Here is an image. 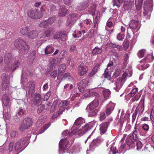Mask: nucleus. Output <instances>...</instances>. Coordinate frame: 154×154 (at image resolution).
Masks as SVG:
<instances>
[{
    "mask_svg": "<svg viewBox=\"0 0 154 154\" xmlns=\"http://www.w3.org/2000/svg\"><path fill=\"white\" fill-rule=\"evenodd\" d=\"M44 123V122L42 120L41 118H39L36 124V126L38 127H39L40 126H42Z\"/></svg>",
    "mask_w": 154,
    "mask_h": 154,
    "instance_id": "55",
    "label": "nucleus"
},
{
    "mask_svg": "<svg viewBox=\"0 0 154 154\" xmlns=\"http://www.w3.org/2000/svg\"><path fill=\"white\" fill-rule=\"evenodd\" d=\"M100 142V140L99 138H97L93 140L89 146L88 149L86 152L87 154H88L89 151H93L96 147L99 146Z\"/></svg>",
    "mask_w": 154,
    "mask_h": 154,
    "instance_id": "11",
    "label": "nucleus"
},
{
    "mask_svg": "<svg viewBox=\"0 0 154 154\" xmlns=\"http://www.w3.org/2000/svg\"><path fill=\"white\" fill-rule=\"evenodd\" d=\"M142 128L145 131H146L149 130V127L148 125L145 124L142 125Z\"/></svg>",
    "mask_w": 154,
    "mask_h": 154,
    "instance_id": "63",
    "label": "nucleus"
},
{
    "mask_svg": "<svg viewBox=\"0 0 154 154\" xmlns=\"http://www.w3.org/2000/svg\"><path fill=\"white\" fill-rule=\"evenodd\" d=\"M60 32L61 31H60L56 32L54 34L52 38H51V39H56L57 40H59Z\"/></svg>",
    "mask_w": 154,
    "mask_h": 154,
    "instance_id": "47",
    "label": "nucleus"
},
{
    "mask_svg": "<svg viewBox=\"0 0 154 154\" xmlns=\"http://www.w3.org/2000/svg\"><path fill=\"white\" fill-rule=\"evenodd\" d=\"M138 90L137 88H135L133 89L131 91L129 94V95L131 97L134 96Z\"/></svg>",
    "mask_w": 154,
    "mask_h": 154,
    "instance_id": "50",
    "label": "nucleus"
},
{
    "mask_svg": "<svg viewBox=\"0 0 154 154\" xmlns=\"http://www.w3.org/2000/svg\"><path fill=\"white\" fill-rule=\"evenodd\" d=\"M88 6V4L85 2L80 3L77 5L76 9L80 11L85 9Z\"/></svg>",
    "mask_w": 154,
    "mask_h": 154,
    "instance_id": "26",
    "label": "nucleus"
},
{
    "mask_svg": "<svg viewBox=\"0 0 154 154\" xmlns=\"http://www.w3.org/2000/svg\"><path fill=\"white\" fill-rule=\"evenodd\" d=\"M134 2L133 1H126L124 2L123 7L125 10H129L134 6Z\"/></svg>",
    "mask_w": 154,
    "mask_h": 154,
    "instance_id": "19",
    "label": "nucleus"
},
{
    "mask_svg": "<svg viewBox=\"0 0 154 154\" xmlns=\"http://www.w3.org/2000/svg\"><path fill=\"white\" fill-rule=\"evenodd\" d=\"M20 63L19 62H18L17 61H16L14 62L13 65L11 67V71L13 72L20 65Z\"/></svg>",
    "mask_w": 154,
    "mask_h": 154,
    "instance_id": "40",
    "label": "nucleus"
},
{
    "mask_svg": "<svg viewBox=\"0 0 154 154\" xmlns=\"http://www.w3.org/2000/svg\"><path fill=\"white\" fill-rule=\"evenodd\" d=\"M54 50V48L51 45L47 46L44 50L45 54L46 55L50 54L53 53Z\"/></svg>",
    "mask_w": 154,
    "mask_h": 154,
    "instance_id": "23",
    "label": "nucleus"
},
{
    "mask_svg": "<svg viewBox=\"0 0 154 154\" xmlns=\"http://www.w3.org/2000/svg\"><path fill=\"white\" fill-rule=\"evenodd\" d=\"M123 0H113L112 1L113 6H116L119 8L123 3Z\"/></svg>",
    "mask_w": 154,
    "mask_h": 154,
    "instance_id": "37",
    "label": "nucleus"
},
{
    "mask_svg": "<svg viewBox=\"0 0 154 154\" xmlns=\"http://www.w3.org/2000/svg\"><path fill=\"white\" fill-rule=\"evenodd\" d=\"M29 30V28L27 26H24L21 28L20 29V32L23 35H27Z\"/></svg>",
    "mask_w": 154,
    "mask_h": 154,
    "instance_id": "30",
    "label": "nucleus"
},
{
    "mask_svg": "<svg viewBox=\"0 0 154 154\" xmlns=\"http://www.w3.org/2000/svg\"><path fill=\"white\" fill-rule=\"evenodd\" d=\"M104 77L105 78H106L108 80H110L111 79L110 72H107L106 69H105L104 73Z\"/></svg>",
    "mask_w": 154,
    "mask_h": 154,
    "instance_id": "48",
    "label": "nucleus"
},
{
    "mask_svg": "<svg viewBox=\"0 0 154 154\" xmlns=\"http://www.w3.org/2000/svg\"><path fill=\"white\" fill-rule=\"evenodd\" d=\"M139 131L138 126L136 124L134 126L133 131V134L132 136L133 137L134 140H136L137 139V134Z\"/></svg>",
    "mask_w": 154,
    "mask_h": 154,
    "instance_id": "24",
    "label": "nucleus"
},
{
    "mask_svg": "<svg viewBox=\"0 0 154 154\" xmlns=\"http://www.w3.org/2000/svg\"><path fill=\"white\" fill-rule=\"evenodd\" d=\"M103 93L104 99L103 100H102V101H104L109 98L110 97L111 92L108 89H104L103 90Z\"/></svg>",
    "mask_w": 154,
    "mask_h": 154,
    "instance_id": "25",
    "label": "nucleus"
},
{
    "mask_svg": "<svg viewBox=\"0 0 154 154\" xmlns=\"http://www.w3.org/2000/svg\"><path fill=\"white\" fill-rule=\"evenodd\" d=\"M67 12V9L64 6H63L59 11V14L60 17H63L65 16Z\"/></svg>",
    "mask_w": 154,
    "mask_h": 154,
    "instance_id": "31",
    "label": "nucleus"
},
{
    "mask_svg": "<svg viewBox=\"0 0 154 154\" xmlns=\"http://www.w3.org/2000/svg\"><path fill=\"white\" fill-rule=\"evenodd\" d=\"M63 78L67 80H71L72 79V78L70 75L69 73H67L63 75Z\"/></svg>",
    "mask_w": 154,
    "mask_h": 154,
    "instance_id": "61",
    "label": "nucleus"
},
{
    "mask_svg": "<svg viewBox=\"0 0 154 154\" xmlns=\"http://www.w3.org/2000/svg\"><path fill=\"white\" fill-rule=\"evenodd\" d=\"M84 122V119L82 117H79L77 118L74 123V125L72 127L73 130L77 129L78 128L75 126L79 127Z\"/></svg>",
    "mask_w": 154,
    "mask_h": 154,
    "instance_id": "18",
    "label": "nucleus"
},
{
    "mask_svg": "<svg viewBox=\"0 0 154 154\" xmlns=\"http://www.w3.org/2000/svg\"><path fill=\"white\" fill-rule=\"evenodd\" d=\"M144 110V105L143 102H140L138 106L137 107L135 111H137L138 112V111L139 113H142Z\"/></svg>",
    "mask_w": 154,
    "mask_h": 154,
    "instance_id": "29",
    "label": "nucleus"
},
{
    "mask_svg": "<svg viewBox=\"0 0 154 154\" xmlns=\"http://www.w3.org/2000/svg\"><path fill=\"white\" fill-rule=\"evenodd\" d=\"M138 138L136 140H135V144H136V146L137 147V149L138 150L140 149L142 146V144L141 142L140 141L137 140Z\"/></svg>",
    "mask_w": 154,
    "mask_h": 154,
    "instance_id": "41",
    "label": "nucleus"
},
{
    "mask_svg": "<svg viewBox=\"0 0 154 154\" xmlns=\"http://www.w3.org/2000/svg\"><path fill=\"white\" fill-rule=\"evenodd\" d=\"M56 59L52 57H51L49 59V64L50 67L52 68L56 62Z\"/></svg>",
    "mask_w": 154,
    "mask_h": 154,
    "instance_id": "45",
    "label": "nucleus"
},
{
    "mask_svg": "<svg viewBox=\"0 0 154 154\" xmlns=\"http://www.w3.org/2000/svg\"><path fill=\"white\" fill-rule=\"evenodd\" d=\"M50 126L49 124L45 125L42 128L40 129L39 131V134H41L43 133L45 130H46Z\"/></svg>",
    "mask_w": 154,
    "mask_h": 154,
    "instance_id": "43",
    "label": "nucleus"
},
{
    "mask_svg": "<svg viewBox=\"0 0 154 154\" xmlns=\"http://www.w3.org/2000/svg\"><path fill=\"white\" fill-rule=\"evenodd\" d=\"M27 78L26 74L23 73L21 76L22 87L28 92L29 96H32L34 93V83L32 81H30L27 83L28 81Z\"/></svg>",
    "mask_w": 154,
    "mask_h": 154,
    "instance_id": "1",
    "label": "nucleus"
},
{
    "mask_svg": "<svg viewBox=\"0 0 154 154\" xmlns=\"http://www.w3.org/2000/svg\"><path fill=\"white\" fill-rule=\"evenodd\" d=\"M25 111L22 108H20L17 111V114L18 116L23 115L24 114Z\"/></svg>",
    "mask_w": 154,
    "mask_h": 154,
    "instance_id": "62",
    "label": "nucleus"
},
{
    "mask_svg": "<svg viewBox=\"0 0 154 154\" xmlns=\"http://www.w3.org/2000/svg\"><path fill=\"white\" fill-rule=\"evenodd\" d=\"M56 20L55 17H52L48 18L47 20H46V21L48 23V25L49 26L53 23Z\"/></svg>",
    "mask_w": 154,
    "mask_h": 154,
    "instance_id": "39",
    "label": "nucleus"
},
{
    "mask_svg": "<svg viewBox=\"0 0 154 154\" xmlns=\"http://www.w3.org/2000/svg\"><path fill=\"white\" fill-rule=\"evenodd\" d=\"M150 118L152 121L154 122V106H153L151 111Z\"/></svg>",
    "mask_w": 154,
    "mask_h": 154,
    "instance_id": "59",
    "label": "nucleus"
},
{
    "mask_svg": "<svg viewBox=\"0 0 154 154\" xmlns=\"http://www.w3.org/2000/svg\"><path fill=\"white\" fill-rule=\"evenodd\" d=\"M115 104L112 103L110 102L107 105L105 111L107 116L110 115L114 109Z\"/></svg>",
    "mask_w": 154,
    "mask_h": 154,
    "instance_id": "20",
    "label": "nucleus"
},
{
    "mask_svg": "<svg viewBox=\"0 0 154 154\" xmlns=\"http://www.w3.org/2000/svg\"><path fill=\"white\" fill-rule=\"evenodd\" d=\"M54 32L53 29L49 28L44 33L40 32L38 35L40 38H45V37H50L53 34Z\"/></svg>",
    "mask_w": 154,
    "mask_h": 154,
    "instance_id": "14",
    "label": "nucleus"
},
{
    "mask_svg": "<svg viewBox=\"0 0 154 154\" xmlns=\"http://www.w3.org/2000/svg\"><path fill=\"white\" fill-rule=\"evenodd\" d=\"M40 105L39 106L37 110V112L40 113L42 112L44 109V106L43 105L40 104Z\"/></svg>",
    "mask_w": 154,
    "mask_h": 154,
    "instance_id": "57",
    "label": "nucleus"
},
{
    "mask_svg": "<svg viewBox=\"0 0 154 154\" xmlns=\"http://www.w3.org/2000/svg\"><path fill=\"white\" fill-rule=\"evenodd\" d=\"M68 105V101L66 100H64L60 103L59 106L62 110H65V109H67Z\"/></svg>",
    "mask_w": 154,
    "mask_h": 154,
    "instance_id": "28",
    "label": "nucleus"
},
{
    "mask_svg": "<svg viewBox=\"0 0 154 154\" xmlns=\"http://www.w3.org/2000/svg\"><path fill=\"white\" fill-rule=\"evenodd\" d=\"M14 45L17 48L19 47L22 51V53L25 54L29 50V46L26 42L21 39L16 40L14 42Z\"/></svg>",
    "mask_w": 154,
    "mask_h": 154,
    "instance_id": "3",
    "label": "nucleus"
},
{
    "mask_svg": "<svg viewBox=\"0 0 154 154\" xmlns=\"http://www.w3.org/2000/svg\"><path fill=\"white\" fill-rule=\"evenodd\" d=\"M14 143L13 142H11L8 146V149L10 152L12 151L13 149Z\"/></svg>",
    "mask_w": 154,
    "mask_h": 154,
    "instance_id": "58",
    "label": "nucleus"
},
{
    "mask_svg": "<svg viewBox=\"0 0 154 154\" xmlns=\"http://www.w3.org/2000/svg\"><path fill=\"white\" fill-rule=\"evenodd\" d=\"M120 73L121 70L118 69L114 72L113 76L114 77L116 78L120 75Z\"/></svg>",
    "mask_w": 154,
    "mask_h": 154,
    "instance_id": "56",
    "label": "nucleus"
},
{
    "mask_svg": "<svg viewBox=\"0 0 154 154\" xmlns=\"http://www.w3.org/2000/svg\"><path fill=\"white\" fill-rule=\"evenodd\" d=\"M124 83L123 79L121 78L118 79L114 83V89L116 91H119L122 88Z\"/></svg>",
    "mask_w": 154,
    "mask_h": 154,
    "instance_id": "16",
    "label": "nucleus"
},
{
    "mask_svg": "<svg viewBox=\"0 0 154 154\" xmlns=\"http://www.w3.org/2000/svg\"><path fill=\"white\" fill-rule=\"evenodd\" d=\"M12 59V55L11 54L7 53L5 54L4 58V61L5 63L10 62Z\"/></svg>",
    "mask_w": 154,
    "mask_h": 154,
    "instance_id": "36",
    "label": "nucleus"
},
{
    "mask_svg": "<svg viewBox=\"0 0 154 154\" xmlns=\"http://www.w3.org/2000/svg\"><path fill=\"white\" fill-rule=\"evenodd\" d=\"M145 62H144V63H145V64H139V65L138 66V69L141 70H144L145 69H146L149 66V65L145 63Z\"/></svg>",
    "mask_w": 154,
    "mask_h": 154,
    "instance_id": "38",
    "label": "nucleus"
},
{
    "mask_svg": "<svg viewBox=\"0 0 154 154\" xmlns=\"http://www.w3.org/2000/svg\"><path fill=\"white\" fill-rule=\"evenodd\" d=\"M38 36L37 32L35 31H32L29 32L27 36L29 38H34Z\"/></svg>",
    "mask_w": 154,
    "mask_h": 154,
    "instance_id": "33",
    "label": "nucleus"
},
{
    "mask_svg": "<svg viewBox=\"0 0 154 154\" xmlns=\"http://www.w3.org/2000/svg\"><path fill=\"white\" fill-rule=\"evenodd\" d=\"M39 26L40 27H46L49 26L48 23L46 21V20L44 21L41 23H40Z\"/></svg>",
    "mask_w": 154,
    "mask_h": 154,
    "instance_id": "54",
    "label": "nucleus"
},
{
    "mask_svg": "<svg viewBox=\"0 0 154 154\" xmlns=\"http://www.w3.org/2000/svg\"><path fill=\"white\" fill-rule=\"evenodd\" d=\"M73 149L74 150L75 152L78 153L80 151L81 148L79 146L76 145L73 147Z\"/></svg>",
    "mask_w": 154,
    "mask_h": 154,
    "instance_id": "60",
    "label": "nucleus"
},
{
    "mask_svg": "<svg viewBox=\"0 0 154 154\" xmlns=\"http://www.w3.org/2000/svg\"><path fill=\"white\" fill-rule=\"evenodd\" d=\"M118 152V151H116V148L115 147L113 146L110 148L109 154H115Z\"/></svg>",
    "mask_w": 154,
    "mask_h": 154,
    "instance_id": "49",
    "label": "nucleus"
},
{
    "mask_svg": "<svg viewBox=\"0 0 154 154\" xmlns=\"http://www.w3.org/2000/svg\"><path fill=\"white\" fill-rule=\"evenodd\" d=\"M67 38V35L64 32H61L60 33V38L59 40L63 41Z\"/></svg>",
    "mask_w": 154,
    "mask_h": 154,
    "instance_id": "42",
    "label": "nucleus"
},
{
    "mask_svg": "<svg viewBox=\"0 0 154 154\" xmlns=\"http://www.w3.org/2000/svg\"><path fill=\"white\" fill-rule=\"evenodd\" d=\"M154 59V57L152 55V53L151 54H149L147 55L146 57L144 59L142 60L140 63L144 62H150L153 61Z\"/></svg>",
    "mask_w": 154,
    "mask_h": 154,
    "instance_id": "27",
    "label": "nucleus"
},
{
    "mask_svg": "<svg viewBox=\"0 0 154 154\" xmlns=\"http://www.w3.org/2000/svg\"><path fill=\"white\" fill-rule=\"evenodd\" d=\"M126 141L127 145L129 147L132 148L135 146V140H134L133 137H132V135H129Z\"/></svg>",
    "mask_w": 154,
    "mask_h": 154,
    "instance_id": "17",
    "label": "nucleus"
},
{
    "mask_svg": "<svg viewBox=\"0 0 154 154\" xmlns=\"http://www.w3.org/2000/svg\"><path fill=\"white\" fill-rule=\"evenodd\" d=\"M95 6L93 5L91 8H90L88 10V11L89 14H92V15H94L95 14Z\"/></svg>",
    "mask_w": 154,
    "mask_h": 154,
    "instance_id": "44",
    "label": "nucleus"
},
{
    "mask_svg": "<svg viewBox=\"0 0 154 154\" xmlns=\"http://www.w3.org/2000/svg\"><path fill=\"white\" fill-rule=\"evenodd\" d=\"M153 0H146L144 4V12L143 14L144 16H150L153 9Z\"/></svg>",
    "mask_w": 154,
    "mask_h": 154,
    "instance_id": "4",
    "label": "nucleus"
},
{
    "mask_svg": "<svg viewBox=\"0 0 154 154\" xmlns=\"http://www.w3.org/2000/svg\"><path fill=\"white\" fill-rule=\"evenodd\" d=\"M69 140L66 138H64L62 139L60 141L59 143V153L60 154L63 152H60V151H63L67 149V145L69 143Z\"/></svg>",
    "mask_w": 154,
    "mask_h": 154,
    "instance_id": "10",
    "label": "nucleus"
},
{
    "mask_svg": "<svg viewBox=\"0 0 154 154\" xmlns=\"http://www.w3.org/2000/svg\"><path fill=\"white\" fill-rule=\"evenodd\" d=\"M28 16L34 19H39L42 17L43 14L38 12L37 9H31L28 11L27 13Z\"/></svg>",
    "mask_w": 154,
    "mask_h": 154,
    "instance_id": "6",
    "label": "nucleus"
},
{
    "mask_svg": "<svg viewBox=\"0 0 154 154\" xmlns=\"http://www.w3.org/2000/svg\"><path fill=\"white\" fill-rule=\"evenodd\" d=\"M66 69V66L65 64H63L61 65L59 68V73L57 77V79H58V76L59 75H61L62 73L64 72Z\"/></svg>",
    "mask_w": 154,
    "mask_h": 154,
    "instance_id": "34",
    "label": "nucleus"
},
{
    "mask_svg": "<svg viewBox=\"0 0 154 154\" xmlns=\"http://www.w3.org/2000/svg\"><path fill=\"white\" fill-rule=\"evenodd\" d=\"M35 99L37 105H39L42 103V98L40 94H36L35 95Z\"/></svg>",
    "mask_w": 154,
    "mask_h": 154,
    "instance_id": "35",
    "label": "nucleus"
},
{
    "mask_svg": "<svg viewBox=\"0 0 154 154\" xmlns=\"http://www.w3.org/2000/svg\"><path fill=\"white\" fill-rule=\"evenodd\" d=\"M83 23L88 26V28H89L91 27L92 21L90 19L85 20L83 21Z\"/></svg>",
    "mask_w": 154,
    "mask_h": 154,
    "instance_id": "46",
    "label": "nucleus"
},
{
    "mask_svg": "<svg viewBox=\"0 0 154 154\" xmlns=\"http://www.w3.org/2000/svg\"><path fill=\"white\" fill-rule=\"evenodd\" d=\"M129 26L134 31L136 32L140 28V23L139 21L132 20L129 23Z\"/></svg>",
    "mask_w": 154,
    "mask_h": 154,
    "instance_id": "13",
    "label": "nucleus"
},
{
    "mask_svg": "<svg viewBox=\"0 0 154 154\" xmlns=\"http://www.w3.org/2000/svg\"><path fill=\"white\" fill-rule=\"evenodd\" d=\"M140 96V94L138 93H137L135 94V96L131 99V100L134 102L136 100H138Z\"/></svg>",
    "mask_w": 154,
    "mask_h": 154,
    "instance_id": "53",
    "label": "nucleus"
},
{
    "mask_svg": "<svg viewBox=\"0 0 154 154\" xmlns=\"http://www.w3.org/2000/svg\"><path fill=\"white\" fill-rule=\"evenodd\" d=\"M109 124V122H107L100 125V132L101 134H104L106 132Z\"/></svg>",
    "mask_w": 154,
    "mask_h": 154,
    "instance_id": "21",
    "label": "nucleus"
},
{
    "mask_svg": "<svg viewBox=\"0 0 154 154\" xmlns=\"http://www.w3.org/2000/svg\"><path fill=\"white\" fill-rule=\"evenodd\" d=\"M102 51V49L101 47H99L97 46L96 47L92 50V53L93 55H97L100 54Z\"/></svg>",
    "mask_w": 154,
    "mask_h": 154,
    "instance_id": "32",
    "label": "nucleus"
},
{
    "mask_svg": "<svg viewBox=\"0 0 154 154\" xmlns=\"http://www.w3.org/2000/svg\"><path fill=\"white\" fill-rule=\"evenodd\" d=\"M79 17V15L76 14H69L68 17L66 25L69 26H72L76 22V20Z\"/></svg>",
    "mask_w": 154,
    "mask_h": 154,
    "instance_id": "8",
    "label": "nucleus"
},
{
    "mask_svg": "<svg viewBox=\"0 0 154 154\" xmlns=\"http://www.w3.org/2000/svg\"><path fill=\"white\" fill-rule=\"evenodd\" d=\"M32 123V121L31 118L27 117L25 118L19 127L20 130L22 131L28 129L31 126Z\"/></svg>",
    "mask_w": 154,
    "mask_h": 154,
    "instance_id": "5",
    "label": "nucleus"
},
{
    "mask_svg": "<svg viewBox=\"0 0 154 154\" xmlns=\"http://www.w3.org/2000/svg\"><path fill=\"white\" fill-rule=\"evenodd\" d=\"M92 127V125L91 123L85 125L83 126L81 130L77 129L72 130V132L73 134H75L77 133L78 134L83 135L86 131L89 130Z\"/></svg>",
    "mask_w": 154,
    "mask_h": 154,
    "instance_id": "7",
    "label": "nucleus"
},
{
    "mask_svg": "<svg viewBox=\"0 0 154 154\" xmlns=\"http://www.w3.org/2000/svg\"><path fill=\"white\" fill-rule=\"evenodd\" d=\"M91 96L95 97L94 100L88 106V107H89L90 110H91L94 109L98 106L99 103V100H101V97L99 95L98 97L94 95H92Z\"/></svg>",
    "mask_w": 154,
    "mask_h": 154,
    "instance_id": "12",
    "label": "nucleus"
},
{
    "mask_svg": "<svg viewBox=\"0 0 154 154\" xmlns=\"http://www.w3.org/2000/svg\"><path fill=\"white\" fill-rule=\"evenodd\" d=\"M145 53V50H142L138 52L137 54L138 57L140 58L143 57Z\"/></svg>",
    "mask_w": 154,
    "mask_h": 154,
    "instance_id": "51",
    "label": "nucleus"
},
{
    "mask_svg": "<svg viewBox=\"0 0 154 154\" xmlns=\"http://www.w3.org/2000/svg\"><path fill=\"white\" fill-rule=\"evenodd\" d=\"M88 71L87 66L83 63H81L78 66V72L80 76H83Z\"/></svg>",
    "mask_w": 154,
    "mask_h": 154,
    "instance_id": "15",
    "label": "nucleus"
},
{
    "mask_svg": "<svg viewBox=\"0 0 154 154\" xmlns=\"http://www.w3.org/2000/svg\"><path fill=\"white\" fill-rule=\"evenodd\" d=\"M30 138L29 136H27L25 137H23L16 142L14 145V149L15 150H18L21 149L26 142Z\"/></svg>",
    "mask_w": 154,
    "mask_h": 154,
    "instance_id": "9",
    "label": "nucleus"
},
{
    "mask_svg": "<svg viewBox=\"0 0 154 154\" xmlns=\"http://www.w3.org/2000/svg\"><path fill=\"white\" fill-rule=\"evenodd\" d=\"M129 56L127 54H126L124 56V64L125 66L128 63V61Z\"/></svg>",
    "mask_w": 154,
    "mask_h": 154,
    "instance_id": "52",
    "label": "nucleus"
},
{
    "mask_svg": "<svg viewBox=\"0 0 154 154\" xmlns=\"http://www.w3.org/2000/svg\"><path fill=\"white\" fill-rule=\"evenodd\" d=\"M88 80L86 79H83L80 81L78 85V88L79 91L84 94V95L86 97H89L92 95L98 97L99 94L97 93L91 92V91L86 89V87L88 85Z\"/></svg>",
    "mask_w": 154,
    "mask_h": 154,
    "instance_id": "2",
    "label": "nucleus"
},
{
    "mask_svg": "<svg viewBox=\"0 0 154 154\" xmlns=\"http://www.w3.org/2000/svg\"><path fill=\"white\" fill-rule=\"evenodd\" d=\"M137 113L136 111H135L133 113L132 116V122L134 123L135 120Z\"/></svg>",
    "mask_w": 154,
    "mask_h": 154,
    "instance_id": "64",
    "label": "nucleus"
},
{
    "mask_svg": "<svg viewBox=\"0 0 154 154\" xmlns=\"http://www.w3.org/2000/svg\"><path fill=\"white\" fill-rule=\"evenodd\" d=\"M2 102L4 106H6L10 105L9 98L7 94H4L2 99Z\"/></svg>",
    "mask_w": 154,
    "mask_h": 154,
    "instance_id": "22",
    "label": "nucleus"
}]
</instances>
